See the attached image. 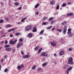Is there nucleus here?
<instances>
[{"label": "nucleus", "mask_w": 74, "mask_h": 74, "mask_svg": "<svg viewBox=\"0 0 74 74\" xmlns=\"http://www.w3.org/2000/svg\"><path fill=\"white\" fill-rule=\"evenodd\" d=\"M10 47V45H6L4 46L5 48H7V47Z\"/></svg>", "instance_id": "26"}, {"label": "nucleus", "mask_w": 74, "mask_h": 74, "mask_svg": "<svg viewBox=\"0 0 74 74\" xmlns=\"http://www.w3.org/2000/svg\"><path fill=\"white\" fill-rule=\"evenodd\" d=\"M21 53L22 55H23V54H24V53H23V51L22 50L21 51Z\"/></svg>", "instance_id": "47"}, {"label": "nucleus", "mask_w": 74, "mask_h": 74, "mask_svg": "<svg viewBox=\"0 0 74 74\" xmlns=\"http://www.w3.org/2000/svg\"><path fill=\"white\" fill-rule=\"evenodd\" d=\"M55 27H53V29H52V31H53L54 30H55Z\"/></svg>", "instance_id": "51"}, {"label": "nucleus", "mask_w": 74, "mask_h": 74, "mask_svg": "<svg viewBox=\"0 0 74 74\" xmlns=\"http://www.w3.org/2000/svg\"><path fill=\"white\" fill-rule=\"evenodd\" d=\"M13 30H15V29L14 28H12L11 29H9L8 30V32H11L12 31H13Z\"/></svg>", "instance_id": "15"}, {"label": "nucleus", "mask_w": 74, "mask_h": 74, "mask_svg": "<svg viewBox=\"0 0 74 74\" xmlns=\"http://www.w3.org/2000/svg\"><path fill=\"white\" fill-rule=\"evenodd\" d=\"M47 23L43 22L42 24V25H46V24Z\"/></svg>", "instance_id": "37"}, {"label": "nucleus", "mask_w": 74, "mask_h": 74, "mask_svg": "<svg viewBox=\"0 0 74 74\" xmlns=\"http://www.w3.org/2000/svg\"><path fill=\"white\" fill-rule=\"evenodd\" d=\"M7 27H11V25H6Z\"/></svg>", "instance_id": "38"}, {"label": "nucleus", "mask_w": 74, "mask_h": 74, "mask_svg": "<svg viewBox=\"0 0 74 74\" xmlns=\"http://www.w3.org/2000/svg\"><path fill=\"white\" fill-rule=\"evenodd\" d=\"M10 37H13V35H10Z\"/></svg>", "instance_id": "56"}, {"label": "nucleus", "mask_w": 74, "mask_h": 74, "mask_svg": "<svg viewBox=\"0 0 74 74\" xmlns=\"http://www.w3.org/2000/svg\"><path fill=\"white\" fill-rule=\"evenodd\" d=\"M41 70V68H39L38 69H37V71H40Z\"/></svg>", "instance_id": "42"}, {"label": "nucleus", "mask_w": 74, "mask_h": 74, "mask_svg": "<svg viewBox=\"0 0 74 74\" xmlns=\"http://www.w3.org/2000/svg\"><path fill=\"white\" fill-rule=\"evenodd\" d=\"M5 19L6 20V21H8V22L10 21V19L8 17H6L5 18Z\"/></svg>", "instance_id": "29"}, {"label": "nucleus", "mask_w": 74, "mask_h": 74, "mask_svg": "<svg viewBox=\"0 0 74 74\" xmlns=\"http://www.w3.org/2000/svg\"><path fill=\"white\" fill-rule=\"evenodd\" d=\"M52 18L51 17L49 18V20L50 21H52Z\"/></svg>", "instance_id": "53"}, {"label": "nucleus", "mask_w": 74, "mask_h": 74, "mask_svg": "<svg viewBox=\"0 0 74 74\" xmlns=\"http://www.w3.org/2000/svg\"><path fill=\"white\" fill-rule=\"evenodd\" d=\"M39 14V13L38 12H36L35 13L36 15H38Z\"/></svg>", "instance_id": "48"}, {"label": "nucleus", "mask_w": 74, "mask_h": 74, "mask_svg": "<svg viewBox=\"0 0 74 74\" xmlns=\"http://www.w3.org/2000/svg\"><path fill=\"white\" fill-rule=\"evenodd\" d=\"M67 23L66 21H64L62 23V25H66Z\"/></svg>", "instance_id": "22"}, {"label": "nucleus", "mask_w": 74, "mask_h": 74, "mask_svg": "<svg viewBox=\"0 0 74 74\" xmlns=\"http://www.w3.org/2000/svg\"><path fill=\"white\" fill-rule=\"evenodd\" d=\"M47 17H43V19H42V21H45L46 19H47Z\"/></svg>", "instance_id": "23"}, {"label": "nucleus", "mask_w": 74, "mask_h": 74, "mask_svg": "<svg viewBox=\"0 0 74 74\" xmlns=\"http://www.w3.org/2000/svg\"><path fill=\"white\" fill-rule=\"evenodd\" d=\"M23 44V43H20L19 44H18L17 46V48H19V47H22Z\"/></svg>", "instance_id": "5"}, {"label": "nucleus", "mask_w": 74, "mask_h": 74, "mask_svg": "<svg viewBox=\"0 0 74 74\" xmlns=\"http://www.w3.org/2000/svg\"><path fill=\"white\" fill-rule=\"evenodd\" d=\"M1 42L2 44H4V41H2Z\"/></svg>", "instance_id": "50"}, {"label": "nucleus", "mask_w": 74, "mask_h": 74, "mask_svg": "<svg viewBox=\"0 0 74 74\" xmlns=\"http://www.w3.org/2000/svg\"><path fill=\"white\" fill-rule=\"evenodd\" d=\"M26 56V58H30V55H25Z\"/></svg>", "instance_id": "34"}, {"label": "nucleus", "mask_w": 74, "mask_h": 74, "mask_svg": "<svg viewBox=\"0 0 74 74\" xmlns=\"http://www.w3.org/2000/svg\"><path fill=\"white\" fill-rule=\"evenodd\" d=\"M38 48H39V46H37L34 49V50L35 51H36V50H37Z\"/></svg>", "instance_id": "32"}, {"label": "nucleus", "mask_w": 74, "mask_h": 74, "mask_svg": "<svg viewBox=\"0 0 74 74\" xmlns=\"http://www.w3.org/2000/svg\"><path fill=\"white\" fill-rule=\"evenodd\" d=\"M73 15H74V14H73V13H70L67 14V17L68 16H73Z\"/></svg>", "instance_id": "7"}, {"label": "nucleus", "mask_w": 74, "mask_h": 74, "mask_svg": "<svg viewBox=\"0 0 74 74\" xmlns=\"http://www.w3.org/2000/svg\"><path fill=\"white\" fill-rule=\"evenodd\" d=\"M32 31L33 32H37V29L36 27H34Z\"/></svg>", "instance_id": "17"}, {"label": "nucleus", "mask_w": 74, "mask_h": 74, "mask_svg": "<svg viewBox=\"0 0 74 74\" xmlns=\"http://www.w3.org/2000/svg\"><path fill=\"white\" fill-rule=\"evenodd\" d=\"M52 26H50L49 27H47L46 28V29H51V28H52Z\"/></svg>", "instance_id": "33"}, {"label": "nucleus", "mask_w": 74, "mask_h": 74, "mask_svg": "<svg viewBox=\"0 0 74 74\" xmlns=\"http://www.w3.org/2000/svg\"><path fill=\"white\" fill-rule=\"evenodd\" d=\"M17 68H18V70H21V69H22L20 66H18Z\"/></svg>", "instance_id": "30"}, {"label": "nucleus", "mask_w": 74, "mask_h": 74, "mask_svg": "<svg viewBox=\"0 0 74 74\" xmlns=\"http://www.w3.org/2000/svg\"><path fill=\"white\" fill-rule=\"evenodd\" d=\"M7 57H8V56L7 55H5L4 56L5 59H7Z\"/></svg>", "instance_id": "41"}, {"label": "nucleus", "mask_w": 74, "mask_h": 74, "mask_svg": "<svg viewBox=\"0 0 74 74\" xmlns=\"http://www.w3.org/2000/svg\"><path fill=\"white\" fill-rule=\"evenodd\" d=\"M42 48H40L39 49H38V53H40L41 52V51L42 50Z\"/></svg>", "instance_id": "20"}, {"label": "nucleus", "mask_w": 74, "mask_h": 74, "mask_svg": "<svg viewBox=\"0 0 74 74\" xmlns=\"http://www.w3.org/2000/svg\"><path fill=\"white\" fill-rule=\"evenodd\" d=\"M6 33H5L4 35L2 37V38L3 37H6L5 35L6 34Z\"/></svg>", "instance_id": "54"}, {"label": "nucleus", "mask_w": 74, "mask_h": 74, "mask_svg": "<svg viewBox=\"0 0 74 74\" xmlns=\"http://www.w3.org/2000/svg\"><path fill=\"white\" fill-rule=\"evenodd\" d=\"M54 56H55V57H56V53H55L54 54Z\"/></svg>", "instance_id": "59"}, {"label": "nucleus", "mask_w": 74, "mask_h": 74, "mask_svg": "<svg viewBox=\"0 0 74 74\" xmlns=\"http://www.w3.org/2000/svg\"><path fill=\"white\" fill-rule=\"evenodd\" d=\"M21 33H19V32H17L16 33L15 36H19V35H21Z\"/></svg>", "instance_id": "18"}, {"label": "nucleus", "mask_w": 74, "mask_h": 74, "mask_svg": "<svg viewBox=\"0 0 74 74\" xmlns=\"http://www.w3.org/2000/svg\"><path fill=\"white\" fill-rule=\"evenodd\" d=\"M60 41L62 42H63V41H64V40H63V39H61L60 40Z\"/></svg>", "instance_id": "52"}, {"label": "nucleus", "mask_w": 74, "mask_h": 74, "mask_svg": "<svg viewBox=\"0 0 74 74\" xmlns=\"http://www.w3.org/2000/svg\"><path fill=\"white\" fill-rule=\"evenodd\" d=\"M71 29H68V34H71Z\"/></svg>", "instance_id": "13"}, {"label": "nucleus", "mask_w": 74, "mask_h": 74, "mask_svg": "<svg viewBox=\"0 0 74 74\" xmlns=\"http://www.w3.org/2000/svg\"><path fill=\"white\" fill-rule=\"evenodd\" d=\"M19 41H20V42H22L23 41V39H22V38H21L19 39Z\"/></svg>", "instance_id": "43"}, {"label": "nucleus", "mask_w": 74, "mask_h": 74, "mask_svg": "<svg viewBox=\"0 0 74 74\" xmlns=\"http://www.w3.org/2000/svg\"><path fill=\"white\" fill-rule=\"evenodd\" d=\"M44 32V30H43L41 31L39 33L40 34H42Z\"/></svg>", "instance_id": "25"}, {"label": "nucleus", "mask_w": 74, "mask_h": 74, "mask_svg": "<svg viewBox=\"0 0 74 74\" xmlns=\"http://www.w3.org/2000/svg\"><path fill=\"white\" fill-rule=\"evenodd\" d=\"M25 30L26 31H29V30H31L30 28L28 27V26H27L25 28Z\"/></svg>", "instance_id": "12"}, {"label": "nucleus", "mask_w": 74, "mask_h": 74, "mask_svg": "<svg viewBox=\"0 0 74 74\" xmlns=\"http://www.w3.org/2000/svg\"><path fill=\"white\" fill-rule=\"evenodd\" d=\"M15 4L16 5H19V4L17 2H15Z\"/></svg>", "instance_id": "44"}, {"label": "nucleus", "mask_w": 74, "mask_h": 74, "mask_svg": "<svg viewBox=\"0 0 74 74\" xmlns=\"http://www.w3.org/2000/svg\"><path fill=\"white\" fill-rule=\"evenodd\" d=\"M40 56L42 57H47L48 56V53L47 52L42 53Z\"/></svg>", "instance_id": "2"}, {"label": "nucleus", "mask_w": 74, "mask_h": 74, "mask_svg": "<svg viewBox=\"0 0 74 74\" xmlns=\"http://www.w3.org/2000/svg\"><path fill=\"white\" fill-rule=\"evenodd\" d=\"M20 67H21V69H22V68H23V67H24V65L23 64H21L20 65Z\"/></svg>", "instance_id": "35"}, {"label": "nucleus", "mask_w": 74, "mask_h": 74, "mask_svg": "<svg viewBox=\"0 0 74 74\" xmlns=\"http://www.w3.org/2000/svg\"><path fill=\"white\" fill-rule=\"evenodd\" d=\"M54 23V21H51V24L52 25V24L53 23Z\"/></svg>", "instance_id": "61"}, {"label": "nucleus", "mask_w": 74, "mask_h": 74, "mask_svg": "<svg viewBox=\"0 0 74 74\" xmlns=\"http://www.w3.org/2000/svg\"><path fill=\"white\" fill-rule=\"evenodd\" d=\"M69 51H72V48H69Z\"/></svg>", "instance_id": "45"}, {"label": "nucleus", "mask_w": 74, "mask_h": 74, "mask_svg": "<svg viewBox=\"0 0 74 74\" xmlns=\"http://www.w3.org/2000/svg\"><path fill=\"white\" fill-rule=\"evenodd\" d=\"M33 37V35L31 33H29L28 34V37L29 38H32Z\"/></svg>", "instance_id": "11"}, {"label": "nucleus", "mask_w": 74, "mask_h": 74, "mask_svg": "<svg viewBox=\"0 0 74 74\" xmlns=\"http://www.w3.org/2000/svg\"><path fill=\"white\" fill-rule=\"evenodd\" d=\"M64 53V52L63 51H62L59 54L60 55H63Z\"/></svg>", "instance_id": "16"}, {"label": "nucleus", "mask_w": 74, "mask_h": 74, "mask_svg": "<svg viewBox=\"0 0 74 74\" xmlns=\"http://www.w3.org/2000/svg\"><path fill=\"white\" fill-rule=\"evenodd\" d=\"M47 64H48V62H45L42 64V66H46Z\"/></svg>", "instance_id": "10"}, {"label": "nucleus", "mask_w": 74, "mask_h": 74, "mask_svg": "<svg viewBox=\"0 0 74 74\" xmlns=\"http://www.w3.org/2000/svg\"><path fill=\"white\" fill-rule=\"evenodd\" d=\"M55 3V1H51L50 2V4L51 5H53Z\"/></svg>", "instance_id": "9"}, {"label": "nucleus", "mask_w": 74, "mask_h": 74, "mask_svg": "<svg viewBox=\"0 0 74 74\" xmlns=\"http://www.w3.org/2000/svg\"><path fill=\"white\" fill-rule=\"evenodd\" d=\"M17 42V39H16L14 41H10L9 43L12 45H14L15 44L16 42Z\"/></svg>", "instance_id": "4"}, {"label": "nucleus", "mask_w": 74, "mask_h": 74, "mask_svg": "<svg viewBox=\"0 0 74 74\" xmlns=\"http://www.w3.org/2000/svg\"><path fill=\"white\" fill-rule=\"evenodd\" d=\"M28 27H29V28L31 29V30L33 28V25H29L28 26Z\"/></svg>", "instance_id": "19"}, {"label": "nucleus", "mask_w": 74, "mask_h": 74, "mask_svg": "<svg viewBox=\"0 0 74 74\" xmlns=\"http://www.w3.org/2000/svg\"><path fill=\"white\" fill-rule=\"evenodd\" d=\"M66 66H64L63 67V69H66Z\"/></svg>", "instance_id": "63"}, {"label": "nucleus", "mask_w": 74, "mask_h": 74, "mask_svg": "<svg viewBox=\"0 0 74 74\" xmlns=\"http://www.w3.org/2000/svg\"><path fill=\"white\" fill-rule=\"evenodd\" d=\"M26 18H24L23 19V20L24 21V20H25V19H26Z\"/></svg>", "instance_id": "62"}, {"label": "nucleus", "mask_w": 74, "mask_h": 74, "mask_svg": "<svg viewBox=\"0 0 74 74\" xmlns=\"http://www.w3.org/2000/svg\"><path fill=\"white\" fill-rule=\"evenodd\" d=\"M59 5L58 4L56 7V10H59Z\"/></svg>", "instance_id": "27"}, {"label": "nucleus", "mask_w": 74, "mask_h": 74, "mask_svg": "<svg viewBox=\"0 0 74 74\" xmlns=\"http://www.w3.org/2000/svg\"><path fill=\"white\" fill-rule=\"evenodd\" d=\"M57 31H58V32H62V29H57L56 30Z\"/></svg>", "instance_id": "36"}, {"label": "nucleus", "mask_w": 74, "mask_h": 74, "mask_svg": "<svg viewBox=\"0 0 74 74\" xmlns=\"http://www.w3.org/2000/svg\"><path fill=\"white\" fill-rule=\"evenodd\" d=\"M39 5H40V4H37L35 6V8H37V7H38Z\"/></svg>", "instance_id": "21"}, {"label": "nucleus", "mask_w": 74, "mask_h": 74, "mask_svg": "<svg viewBox=\"0 0 74 74\" xmlns=\"http://www.w3.org/2000/svg\"><path fill=\"white\" fill-rule=\"evenodd\" d=\"M3 62V60H1V62Z\"/></svg>", "instance_id": "64"}, {"label": "nucleus", "mask_w": 74, "mask_h": 74, "mask_svg": "<svg viewBox=\"0 0 74 74\" xmlns=\"http://www.w3.org/2000/svg\"><path fill=\"white\" fill-rule=\"evenodd\" d=\"M66 31H67V26L66 25H65L64 27V29L63 31V33H64V34H66Z\"/></svg>", "instance_id": "6"}, {"label": "nucleus", "mask_w": 74, "mask_h": 74, "mask_svg": "<svg viewBox=\"0 0 74 74\" xmlns=\"http://www.w3.org/2000/svg\"><path fill=\"white\" fill-rule=\"evenodd\" d=\"M73 34L72 33L71 34H70L69 35V37H72L73 36Z\"/></svg>", "instance_id": "40"}, {"label": "nucleus", "mask_w": 74, "mask_h": 74, "mask_svg": "<svg viewBox=\"0 0 74 74\" xmlns=\"http://www.w3.org/2000/svg\"><path fill=\"white\" fill-rule=\"evenodd\" d=\"M4 71L5 73H6V72H7V71H8V69L7 68H6Z\"/></svg>", "instance_id": "31"}, {"label": "nucleus", "mask_w": 74, "mask_h": 74, "mask_svg": "<svg viewBox=\"0 0 74 74\" xmlns=\"http://www.w3.org/2000/svg\"><path fill=\"white\" fill-rule=\"evenodd\" d=\"M13 52H15V49H13Z\"/></svg>", "instance_id": "60"}, {"label": "nucleus", "mask_w": 74, "mask_h": 74, "mask_svg": "<svg viewBox=\"0 0 74 74\" xmlns=\"http://www.w3.org/2000/svg\"><path fill=\"white\" fill-rule=\"evenodd\" d=\"M73 61V58L71 57L69 58L68 62V64H70V65H73L74 64V62Z\"/></svg>", "instance_id": "1"}, {"label": "nucleus", "mask_w": 74, "mask_h": 74, "mask_svg": "<svg viewBox=\"0 0 74 74\" xmlns=\"http://www.w3.org/2000/svg\"><path fill=\"white\" fill-rule=\"evenodd\" d=\"M8 43V41H7V40H6L5 41V44H7Z\"/></svg>", "instance_id": "49"}, {"label": "nucleus", "mask_w": 74, "mask_h": 74, "mask_svg": "<svg viewBox=\"0 0 74 74\" xmlns=\"http://www.w3.org/2000/svg\"><path fill=\"white\" fill-rule=\"evenodd\" d=\"M36 65H34L33 66L32 68V70H34L36 69Z\"/></svg>", "instance_id": "24"}, {"label": "nucleus", "mask_w": 74, "mask_h": 74, "mask_svg": "<svg viewBox=\"0 0 74 74\" xmlns=\"http://www.w3.org/2000/svg\"><path fill=\"white\" fill-rule=\"evenodd\" d=\"M72 69H73V67L72 66L70 67L68 69V71H70Z\"/></svg>", "instance_id": "14"}, {"label": "nucleus", "mask_w": 74, "mask_h": 74, "mask_svg": "<svg viewBox=\"0 0 74 74\" xmlns=\"http://www.w3.org/2000/svg\"><path fill=\"white\" fill-rule=\"evenodd\" d=\"M68 3L69 5H71V2H69Z\"/></svg>", "instance_id": "57"}, {"label": "nucleus", "mask_w": 74, "mask_h": 74, "mask_svg": "<svg viewBox=\"0 0 74 74\" xmlns=\"http://www.w3.org/2000/svg\"><path fill=\"white\" fill-rule=\"evenodd\" d=\"M22 58H23V59H25V58H26V55L23 56L22 57Z\"/></svg>", "instance_id": "39"}, {"label": "nucleus", "mask_w": 74, "mask_h": 74, "mask_svg": "<svg viewBox=\"0 0 74 74\" xmlns=\"http://www.w3.org/2000/svg\"><path fill=\"white\" fill-rule=\"evenodd\" d=\"M11 48L10 47L7 48L5 49V50L8 52H9L11 51Z\"/></svg>", "instance_id": "8"}, {"label": "nucleus", "mask_w": 74, "mask_h": 74, "mask_svg": "<svg viewBox=\"0 0 74 74\" xmlns=\"http://www.w3.org/2000/svg\"><path fill=\"white\" fill-rule=\"evenodd\" d=\"M66 5V3H64L63 4L62 6L63 7H65Z\"/></svg>", "instance_id": "28"}, {"label": "nucleus", "mask_w": 74, "mask_h": 74, "mask_svg": "<svg viewBox=\"0 0 74 74\" xmlns=\"http://www.w3.org/2000/svg\"><path fill=\"white\" fill-rule=\"evenodd\" d=\"M18 9L19 10H21V9H22V7H20L18 8Z\"/></svg>", "instance_id": "55"}, {"label": "nucleus", "mask_w": 74, "mask_h": 74, "mask_svg": "<svg viewBox=\"0 0 74 74\" xmlns=\"http://www.w3.org/2000/svg\"><path fill=\"white\" fill-rule=\"evenodd\" d=\"M69 71H68V70L67 69V71H66V73H67V74H69Z\"/></svg>", "instance_id": "58"}, {"label": "nucleus", "mask_w": 74, "mask_h": 74, "mask_svg": "<svg viewBox=\"0 0 74 74\" xmlns=\"http://www.w3.org/2000/svg\"><path fill=\"white\" fill-rule=\"evenodd\" d=\"M3 22V20H0V23H1Z\"/></svg>", "instance_id": "46"}, {"label": "nucleus", "mask_w": 74, "mask_h": 74, "mask_svg": "<svg viewBox=\"0 0 74 74\" xmlns=\"http://www.w3.org/2000/svg\"><path fill=\"white\" fill-rule=\"evenodd\" d=\"M50 43L53 47H55L57 44L56 42L55 41H53V42H51Z\"/></svg>", "instance_id": "3"}]
</instances>
